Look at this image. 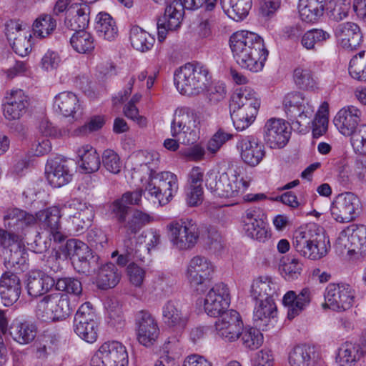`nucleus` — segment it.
<instances>
[{
  "instance_id": "10",
  "label": "nucleus",
  "mask_w": 366,
  "mask_h": 366,
  "mask_svg": "<svg viewBox=\"0 0 366 366\" xmlns=\"http://www.w3.org/2000/svg\"><path fill=\"white\" fill-rule=\"evenodd\" d=\"M71 308L69 297L62 293L54 292L44 296L37 302L35 313L44 322H55L66 319Z\"/></svg>"
},
{
  "instance_id": "13",
  "label": "nucleus",
  "mask_w": 366,
  "mask_h": 366,
  "mask_svg": "<svg viewBox=\"0 0 366 366\" xmlns=\"http://www.w3.org/2000/svg\"><path fill=\"white\" fill-rule=\"evenodd\" d=\"M74 331L88 343L97 340L99 323L95 310L89 302L82 304L76 311L74 319Z\"/></svg>"
},
{
  "instance_id": "11",
  "label": "nucleus",
  "mask_w": 366,
  "mask_h": 366,
  "mask_svg": "<svg viewBox=\"0 0 366 366\" xmlns=\"http://www.w3.org/2000/svg\"><path fill=\"white\" fill-rule=\"evenodd\" d=\"M167 227L171 242L179 250L192 249L199 238V227L192 219L174 220Z\"/></svg>"
},
{
  "instance_id": "30",
  "label": "nucleus",
  "mask_w": 366,
  "mask_h": 366,
  "mask_svg": "<svg viewBox=\"0 0 366 366\" xmlns=\"http://www.w3.org/2000/svg\"><path fill=\"white\" fill-rule=\"evenodd\" d=\"M335 36L343 49H356L362 41V34L360 26L351 21L338 24L335 29Z\"/></svg>"
},
{
  "instance_id": "32",
  "label": "nucleus",
  "mask_w": 366,
  "mask_h": 366,
  "mask_svg": "<svg viewBox=\"0 0 366 366\" xmlns=\"http://www.w3.org/2000/svg\"><path fill=\"white\" fill-rule=\"evenodd\" d=\"M253 310V321L256 327L267 330L274 327L277 313L274 300L255 301Z\"/></svg>"
},
{
  "instance_id": "52",
  "label": "nucleus",
  "mask_w": 366,
  "mask_h": 366,
  "mask_svg": "<svg viewBox=\"0 0 366 366\" xmlns=\"http://www.w3.org/2000/svg\"><path fill=\"white\" fill-rule=\"evenodd\" d=\"M330 38V34L320 29H312L305 32L300 37V44L308 50L316 51L317 46L323 45Z\"/></svg>"
},
{
  "instance_id": "40",
  "label": "nucleus",
  "mask_w": 366,
  "mask_h": 366,
  "mask_svg": "<svg viewBox=\"0 0 366 366\" xmlns=\"http://www.w3.org/2000/svg\"><path fill=\"white\" fill-rule=\"evenodd\" d=\"M366 354V347L346 342L338 350L337 362L340 366H355Z\"/></svg>"
},
{
  "instance_id": "51",
  "label": "nucleus",
  "mask_w": 366,
  "mask_h": 366,
  "mask_svg": "<svg viewBox=\"0 0 366 366\" xmlns=\"http://www.w3.org/2000/svg\"><path fill=\"white\" fill-rule=\"evenodd\" d=\"M70 44L75 51L89 54L95 48V39L89 32L81 29L73 34L70 38Z\"/></svg>"
},
{
  "instance_id": "2",
  "label": "nucleus",
  "mask_w": 366,
  "mask_h": 366,
  "mask_svg": "<svg viewBox=\"0 0 366 366\" xmlns=\"http://www.w3.org/2000/svg\"><path fill=\"white\" fill-rule=\"evenodd\" d=\"M62 214V208L51 207L44 210L39 211L36 216L27 213L17 208L8 209L4 215V225L9 228H14L16 230H24L26 227L36 224L39 219L44 228L48 231L50 236L56 242H61L65 239V235L62 232L60 218Z\"/></svg>"
},
{
  "instance_id": "25",
  "label": "nucleus",
  "mask_w": 366,
  "mask_h": 366,
  "mask_svg": "<svg viewBox=\"0 0 366 366\" xmlns=\"http://www.w3.org/2000/svg\"><path fill=\"white\" fill-rule=\"evenodd\" d=\"M290 127L283 119L271 118L263 129V137L266 144L271 149L283 148L290 138Z\"/></svg>"
},
{
  "instance_id": "27",
  "label": "nucleus",
  "mask_w": 366,
  "mask_h": 366,
  "mask_svg": "<svg viewBox=\"0 0 366 366\" xmlns=\"http://www.w3.org/2000/svg\"><path fill=\"white\" fill-rule=\"evenodd\" d=\"M241 159L249 167L257 166L265 157L264 146L254 136L242 137L237 143Z\"/></svg>"
},
{
  "instance_id": "62",
  "label": "nucleus",
  "mask_w": 366,
  "mask_h": 366,
  "mask_svg": "<svg viewBox=\"0 0 366 366\" xmlns=\"http://www.w3.org/2000/svg\"><path fill=\"white\" fill-rule=\"evenodd\" d=\"M142 193L143 192L141 189L124 193L120 199H117L114 202L113 209H117L119 207L124 209V210H129L128 205H139L142 199Z\"/></svg>"
},
{
  "instance_id": "41",
  "label": "nucleus",
  "mask_w": 366,
  "mask_h": 366,
  "mask_svg": "<svg viewBox=\"0 0 366 366\" xmlns=\"http://www.w3.org/2000/svg\"><path fill=\"white\" fill-rule=\"evenodd\" d=\"M164 322L170 327L183 330L188 322L187 315L184 314L179 305L174 301L169 300L162 307Z\"/></svg>"
},
{
  "instance_id": "45",
  "label": "nucleus",
  "mask_w": 366,
  "mask_h": 366,
  "mask_svg": "<svg viewBox=\"0 0 366 366\" xmlns=\"http://www.w3.org/2000/svg\"><path fill=\"white\" fill-rule=\"evenodd\" d=\"M9 333L15 342L26 345L35 339L36 327L32 323L15 320L10 327Z\"/></svg>"
},
{
  "instance_id": "55",
  "label": "nucleus",
  "mask_w": 366,
  "mask_h": 366,
  "mask_svg": "<svg viewBox=\"0 0 366 366\" xmlns=\"http://www.w3.org/2000/svg\"><path fill=\"white\" fill-rule=\"evenodd\" d=\"M294 81L302 89H314L317 87V79L309 68L297 67L294 71Z\"/></svg>"
},
{
  "instance_id": "24",
  "label": "nucleus",
  "mask_w": 366,
  "mask_h": 366,
  "mask_svg": "<svg viewBox=\"0 0 366 366\" xmlns=\"http://www.w3.org/2000/svg\"><path fill=\"white\" fill-rule=\"evenodd\" d=\"M73 162L66 158L56 157L48 159L45 173L49 183L55 188L61 187L72 179Z\"/></svg>"
},
{
  "instance_id": "61",
  "label": "nucleus",
  "mask_w": 366,
  "mask_h": 366,
  "mask_svg": "<svg viewBox=\"0 0 366 366\" xmlns=\"http://www.w3.org/2000/svg\"><path fill=\"white\" fill-rule=\"evenodd\" d=\"M348 70L352 78L366 81V64L359 53L351 59Z\"/></svg>"
},
{
  "instance_id": "31",
  "label": "nucleus",
  "mask_w": 366,
  "mask_h": 366,
  "mask_svg": "<svg viewBox=\"0 0 366 366\" xmlns=\"http://www.w3.org/2000/svg\"><path fill=\"white\" fill-rule=\"evenodd\" d=\"M312 296V291L308 287L303 288L298 294L288 291L282 299L283 304L288 307V319H294L305 310L310 305Z\"/></svg>"
},
{
  "instance_id": "8",
  "label": "nucleus",
  "mask_w": 366,
  "mask_h": 366,
  "mask_svg": "<svg viewBox=\"0 0 366 366\" xmlns=\"http://www.w3.org/2000/svg\"><path fill=\"white\" fill-rule=\"evenodd\" d=\"M315 225L297 229L293 234V247L302 257L315 260L327 253L325 242L315 229Z\"/></svg>"
},
{
  "instance_id": "15",
  "label": "nucleus",
  "mask_w": 366,
  "mask_h": 366,
  "mask_svg": "<svg viewBox=\"0 0 366 366\" xmlns=\"http://www.w3.org/2000/svg\"><path fill=\"white\" fill-rule=\"evenodd\" d=\"M325 305L330 309L343 312L350 310L355 301V291L348 284L330 283L325 293Z\"/></svg>"
},
{
  "instance_id": "50",
  "label": "nucleus",
  "mask_w": 366,
  "mask_h": 366,
  "mask_svg": "<svg viewBox=\"0 0 366 366\" xmlns=\"http://www.w3.org/2000/svg\"><path fill=\"white\" fill-rule=\"evenodd\" d=\"M97 285L102 290L114 287L120 280L116 266L112 263H107L99 267L98 263Z\"/></svg>"
},
{
  "instance_id": "19",
  "label": "nucleus",
  "mask_w": 366,
  "mask_h": 366,
  "mask_svg": "<svg viewBox=\"0 0 366 366\" xmlns=\"http://www.w3.org/2000/svg\"><path fill=\"white\" fill-rule=\"evenodd\" d=\"M114 217L122 229L127 239L132 240V235H135L144 227L152 221V217L147 213L135 209L132 213L129 210H124L121 207L113 209Z\"/></svg>"
},
{
  "instance_id": "36",
  "label": "nucleus",
  "mask_w": 366,
  "mask_h": 366,
  "mask_svg": "<svg viewBox=\"0 0 366 366\" xmlns=\"http://www.w3.org/2000/svg\"><path fill=\"white\" fill-rule=\"evenodd\" d=\"M54 108L63 116L76 119L81 115V107L77 96L70 92H63L54 98Z\"/></svg>"
},
{
  "instance_id": "29",
  "label": "nucleus",
  "mask_w": 366,
  "mask_h": 366,
  "mask_svg": "<svg viewBox=\"0 0 366 366\" xmlns=\"http://www.w3.org/2000/svg\"><path fill=\"white\" fill-rule=\"evenodd\" d=\"M29 97L22 89L11 90L5 96L4 115L8 120L20 119L26 113Z\"/></svg>"
},
{
  "instance_id": "12",
  "label": "nucleus",
  "mask_w": 366,
  "mask_h": 366,
  "mask_svg": "<svg viewBox=\"0 0 366 366\" xmlns=\"http://www.w3.org/2000/svg\"><path fill=\"white\" fill-rule=\"evenodd\" d=\"M64 252L79 272L87 274L96 272L99 257L93 255L86 243L76 239H70L66 241Z\"/></svg>"
},
{
  "instance_id": "22",
  "label": "nucleus",
  "mask_w": 366,
  "mask_h": 366,
  "mask_svg": "<svg viewBox=\"0 0 366 366\" xmlns=\"http://www.w3.org/2000/svg\"><path fill=\"white\" fill-rule=\"evenodd\" d=\"M230 302L229 287L223 282H219L215 284L206 295L204 309L209 316L216 317L228 311Z\"/></svg>"
},
{
  "instance_id": "57",
  "label": "nucleus",
  "mask_w": 366,
  "mask_h": 366,
  "mask_svg": "<svg viewBox=\"0 0 366 366\" xmlns=\"http://www.w3.org/2000/svg\"><path fill=\"white\" fill-rule=\"evenodd\" d=\"M56 289L59 291L65 292L68 294L79 296L82 292V285L81 281L74 277L59 278L54 284Z\"/></svg>"
},
{
  "instance_id": "35",
  "label": "nucleus",
  "mask_w": 366,
  "mask_h": 366,
  "mask_svg": "<svg viewBox=\"0 0 366 366\" xmlns=\"http://www.w3.org/2000/svg\"><path fill=\"white\" fill-rule=\"evenodd\" d=\"M6 35L16 54L24 56L30 52V39L22 33L21 26L18 22L10 21L6 24Z\"/></svg>"
},
{
  "instance_id": "6",
  "label": "nucleus",
  "mask_w": 366,
  "mask_h": 366,
  "mask_svg": "<svg viewBox=\"0 0 366 366\" xmlns=\"http://www.w3.org/2000/svg\"><path fill=\"white\" fill-rule=\"evenodd\" d=\"M201 119L197 113L189 107L175 109L171 122V135L184 144H192L199 139Z\"/></svg>"
},
{
  "instance_id": "56",
  "label": "nucleus",
  "mask_w": 366,
  "mask_h": 366,
  "mask_svg": "<svg viewBox=\"0 0 366 366\" xmlns=\"http://www.w3.org/2000/svg\"><path fill=\"white\" fill-rule=\"evenodd\" d=\"M103 167L109 172L117 174L122 169V161L119 155L113 149H105L102 155Z\"/></svg>"
},
{
  "instance_id": "16",
  "label": "nucleus",
  "mask_w": 366,
  "mask_h": 366,
  "mask_svg": "<svg viewBox=\"0 0 366 366\" xmlns=\"http://www.w3.org/2000/svg\"><path fill=\"white\" fill-rule=\"evenodd\" d=\"M264 218V213L259 207H252L245 210L242 219L243 229L247 237L259 242H265L271 237Z\"/></svg>"
},
{
  "instance_id": "26",
  "label": "nucleus",
  "mask_w": 366,
  "mask_h": 366,
  "mask_svg": "<svg viewBox=\"0 0 366 366\" xmlns=\"http://www.w3.org/2000/svg\"><path fill=\"white\" fill-rule=\"evenodd\" d=\"M243 323L239 314L234 310H229L219 315L215 322L217 335L227 342L237 340L241 335Z\"/></svg>"
},
{
  "instance_id": "28",
  "label": "nucleus",
  "mask_w": 366,
  "mask_h": 366,
  "mask_svg": "<svg viewBox=\"0 0 366 366\" xmlns=\"http://www.w3.org/2000/svg\"><path fill=\"white\" fill-rule=\"evenodd\" d=\"M288 362L290 366H322L323 360L315 346L301 345L290 351Z\"/></svg>"
},
{
  "instance_id": "63",
  "label": "nucleus",
  "mask_w": 366,
  "mask_h": 366,
  "mask_svg": "<svg viewBox=\"0 0 366 366\" xmlns=\"http://www.w3.org/2000/svg\"><path fill=\"white\" fill-rule=\"evenodd\" d=\"M351 144L356 153L366 154V124L361 125L351 135Z\"/></svg>"
},
{
  "instance_id": "37",
  "label": "nucleus",
  "mask_w": 366,
  "mask_h": 366,
  "mask_svg": "<svg viewBox=\"0 0 366 366\" xmlns=\"http://www.w3.org/2000/svg\"><path fill=\"white\" fill-rule=\"evenodd\" d=\"M54 284V278L45 272L40 270L32 271L27 279V292L30 296L37 297L47 293Z\"/></svg>"
},
{
  "instance_id": "21",
  "label": "nucleus",
  "mask_w": 366,
  "mask_h": 366,
  "mask_svg": "<svg viewBox=\"0 0 366 366\" xmlns=\"http://www.w3.org/2000/svg\"><path fill=\"white\" fill-rule=\"evenodd\" d=\"M134 325L138 342L150 347L156 342L159 329L154 317L146 310H141L134 314Z\"/></svg>"
},
{
  "instance_id": "34",
  "label": "nucleus",
  "mask_w": 366,
  "mask_h": 366,
  "mask_svg": "<svg viewBox=\"0 0 366 366\" xmlns=\"http://www.w3.org/2000/svg\"><path fill=\"white\" fill-rule=\"evenodd\" d=\"M361 114V111L354 106L344 107L336 114L334 119L335 125L343 135L350 136L357 130Z\"/></svg>"
},
{
  "instance_id": "38",
  "label": "nucleus",
  "mask_w": 366,
  "mask_h": 366,
  "mask_svg": "<svg viewBox=\"0 0 366 366\" xmlns=\"http://www.w3.org/2000/svg\"><path fill=\"white\" fill-rule=\"evenodd\" d=\"M277 284L268 276H260L254 280L251 286V297L254 301L274 300L277 296Z\"/></svg>"
},
{
  "instance_id": "64",
  "label": "nucleus",
  "mask_w": 366,
  "mask_h": 366,
  "mask_svg": "<svg viewBox=\"0 0 366 366\" xmlns=\"http://www.w3.org/2000/svg\"><path fill=\"white\" fill-rule=\"evenodd\" d=\"M58 347V340L54 336L45 337L36 349L39 358H46L54 353Z\"/></svg>"
},
{
  "instance_id": "48",
  "label": "nucleus",
  "mask_w": 366,
  "mask_h": 366,
  "mask_svg": "<svg viewBox=\"0 0 366 366\" xmlns=\"http://www.w3.org/2000/svg\"><path fill=\"white\" fill-rule=\"evenodd\" d=\"M302 269V262L294 256H284L280 260L279 270L282 277L287 281L298 279Z\"/></svg>"
},
{
  "instance_id": "4",
  "label": "nucleus",
  "mask_w": 366,
  "mask_h": 366,
  "mask_svg": "<svg viewBox=\"0 0 366 366\" xmlns=\"http://www.w3.org/2000/svg\"><path fill=\"white\" fill-rule=\"evenodd\" d=\"M211 79L208 68L200 62L187 63L174 73V84L180 94L198 95L204 92Z\"/></svg>"
},
{
  "instance_id": "1",
  "label": "nucleus",
  "mask_w": 366,
  "mask_h": 366,
  "mask_svg": "<svg viewBox=\"0 0 366 366\" xmlns=\"http://www.w3.org/2000/svg\"><path fill=\"white\" fill-rule=\"evenodd\" d=\"M229 46L236 62L252 72L262 70L269 55L264 39L257 34L241 30L229 38Z\"/></svg>"
},
{
  "instance_id": "59",
  "label": "nucleus",
  "mask_w": 366,
  "mask_h": 366,
  "mask_svg": "<svg viewBox=\"0 0 366 366\" xmlns=\"http://www.w3.org/2000/svg\"><path fill=\"white\" fill-rule=\"evenodd\" d=\"M259 327H250L242 331V340L243 345L251 350L257 349L263 342V335Z\"/></svg>"
},
{
  "instance_id": "54",
  "label": "nucleus",
  "mask_w": 366,
  "mask_h": 366,
  "mask_svg": "<svg viewBox=\"0 0 366 366\" xmlns=\"http://www.w3.org/2000/svg\"><path fill=\"white\" fill-rule=\"evenodd\" d=\"M56 27V20L50 14H41L33 24L35 36L45 38L50 35Z\"/></svg>"
},
{
  "instance_id": "18",
  "label": "nucleus",
  "mask_w": 366,
  "mask_h": 366,
  "mask_svg": "<svg viewBox=\"0 0 366 366\" xmlns=\"http://www.w3.org/2000/svg\"><path fill=\"white\" fill-rule=\"evenodd\" d=\"M360 208V200L352 192L338 194L333 200L330 212L332 217L338 222H350L357 217Z\"/></svg>"
},
{
  "instance_id": "23",
  "label": "nucleus",
  "mask_w": 366,
  "mask_h": 366,
  "mask_svg": "<svg viewBox=\"0 0 366 366\" xmlns=\"http://www.w3.org/2000/svg\"><path fill=\"white\" fill-rule=\"evenodd\" d=\"M284 106L290 118L296 119V123H310L314 115L315 109L310 100L303 94L294 92L287 94L284 99Z\"/></svg>"
},
{
  "instance_id": "5",
  "label": "nucleus",
  "mask_w": 366,
  "mask_h": 366,
  "mask_svg": "<svg viewBox=\"0 0 366 366\" xmlns=\"http://www.w3.org/2000/svg\"><path fill=\"white\" fill-rule=\"evenodd\" d=\"M242 168L230 167L227 171L217 174H207L205 185L215 195L224 198L238 197L249 187V183L240 177Z\"/></svg>"
},
{
  "instance_id": "58",
  "label": "nucleus",
  "mask_w": 366,
  "mask_h": 366,
  "mask_svg": "<svg viewBox=\"0 0 366 366\" xmlns=\"http://www.w3.org/2000/svg\"><path fill=\"white\" fill-rule=\"evenodd\" d=\"M351 8V0H338L329 3L330 18L340 21L347 18Z\"/></svg>"
},
{
  "instance_id": "9",
  "label": "nucleus",
  "mask_w": 366,
  "mask_h": 366,
  "mask_svg": "<svg viewBox=\"0 0 366 366\" xmlns=\"http://www.w3.org/2000/svg\"><path fill=\"white\" fill-rule=\"evenodd\" d=\"M149 164V182L146 187L149 194L154 196L159 204L165 205L169 203L177 194L179 184L176 174L170 172H157Z\"/></svg>"
},
{
  "instance_id": "3",
  "label": "nucleus",
  "mask_w": 366,
  "mask_h": 366,
  "mask_svg": "<svg viewBox=\"0 0 366 366\" xmlns=\"http://www.w3.org/2000/svg\"><path fill=\"white\" fill-rule=\"evenodd\" d=\"M260 99L257 93L249 87H241L233 94L231 103V117L237 130L248 128L255 120Z\"/></svg>"
},
{
  "instance_id": "42",
  "label": "nucleus",
  "mask_w": 366,
  "mask_h": 366,
  "mask_svg": "<svg viewBox=\"0 0 366 366\" xmlns=\"http://www.w3.org/2000/svg\"><path fill=\"white\" fill-rule=\"evenodd\" d=\"M325 0H299V13L302 21L314 24L322 16Z\"/></svg>"
},
{
  "instance_id": "39",
  "label": "nucleus",
  "mask_w": 366,
  "mask_h": 366,
  "mask_svg": "<svg viewBox=\"0 0 366 366\" xmlns=\"http://www.w3.org/2000/svg\"><path fill=\"white\" fill-rule=\"evenodd\" d=\"M89 8L86 5L74 4L70 5L65 19V25L75 32L85 30L89 21Z\"/></svg>"
},
{
  "instance_id": "14",
  "label": "nucleus",
  "mask_w": 366,
  "mask_h": 366,
  "mask_svg": "<svg viewBox=\"0 0 366 366\" xmlns=\"http://www.w3.org/2000/svg\"><path fill=\"white\" fill-rule=\"evenodd\" d=\"M128 363L126 347L116 340L104 342L91 359V366H127Z\"/></svg>"
},
{
  "instance_id": "49",
  "label": "nucleus",
  "mask_w": 366,
  "mask_h": 366,
  "mask_svg": "<svg viewBox=\"0 0 366 366\" xmlns=\"http://www.w3.org/2000/svg\"><path fill=\"white\" fill-rule=\"evenodd\" d=\"M129 40L132 47L141 52L149 51L155 42L153 36L138 26H133L131 28Z\"/></svg>"
},
{
  "instance_id": "47",
  "label": "nucleus",
  "mask_w": 366,
  "mask_h": 366,
  "mask_svg": "<svg viewBox=\"0 0 366 366\" xmlns=\"http://www.w3.org/2000/svg\"><path fill=\"white\" fill-rule=\"evenodd\" d=\"M95 29L99 37L108 41H113L118 36L116 21L107 13H99L97 15Z\"/></svg>"
},
{
  "instance_id": "60",
  "label": "nucleus",
  "mask_w": 366,
  "mask_h": 366,
  "mask_svg": "<svg viewBox=\"0 0 366 366\" xmlns=\"http://www.w3.org/2000/svg\"><path fill=\"white\" fill-rule=\"evenodd\" d=\"M232 137V134L225 132L222 129H219L208 141L207 144V151L212 154H216Z\"/></svg>"
},
{
  "instance_id": "44",
  "label": "nucleus",
  "mask_w": 366,
  "mask_h": 366,
  "mask_svg": "<svg viewBox=\"0 0 366 366\" xmlns=\"http://www.w3.org/2000/svg\"><path fill=\"white\" fill-rule=\"evenodd\" d=\"M76 153L80 159L79 166L84 173L90 174L99 170L101 161L96 149L86 144L78 148Z\"/></svg>"
},
{
  "instance_id": "17",
  "label": "nucleus",
  "mask_w": 366,
  "mask_h": 366,
  "mask_svg": "<svg viewBox=\"0 0 366 366\" xmlns=\"http://www.w3.org/2000/svg\"><path fill=\"white\" fill-rule=\"evenodd\" d=\"M214 267L207 257L201 255L193 257L189 262L186 276L191 287L198 292H203V287L214 273Z\"/></svg>"
},
{
  "instance_id": "33",
  "label": "nucleus",
  "mask_w": 366,
  "mask_h": 366,
  "mask_svg": "<svg viewBox=\"0 0 366 366\" xmlns=\"http://www.w3.org/2000/svg\"><path fill=\"white\" fill-rule=\"evenodd\" d=\"M21 293L20 278L14 272H5L0 279V295L4 305H12L19 300Z\"/></svg>"
},
{
  "instance_id": "43",
  "label": "nucleus",
  "mask_w": 366,
  "mask_h": 366,
  "mask_svg": "<svg viewBox=\"0 0 366 366\" xmlns=\"http://www.w3.org/2000/svg\"><path fill=\"white\" fill-rule=\"evenodd\" d=\"M164 16L160 18L162 21L167 24L171 31L177 29L182 21L184 9H187L185 1L183 0L169 1L167 4Z\"/></svg>"
},
{
  "instance_id": "46",
  "label": "nucleus",
  "mask_w": 366,
  "mask_h": 366,
  "mask_svg": "<svg viewBox=\"0 0 366 366\" xmlns=\"http://www.w3.org/2000/svg\"><path fill=\"white\" fill-rule=\"evenodd\" d=\"M224 13L235 21H241L247 17L252 8V0H221Z\"/></svg>"
},
{
  "instance_id": "7",
  "label": "nucleus",
  "mask_w": 366,
  "mask_h": 366,
  "mask_svg": "<svg viewBox=\"0 0 366 366\" xmlns=\"http://www.w3.org/2000/svg\"><path fill=\"white\" fill-rule=\"evenodd\" d=\"M335 248L351 259H358L366 255V226L352 224L342 230L335 242Z\"/></svg>"
},
{
  "instance_id": "53",
  "label": "nucleus",
  "mask_w": 366,
  "mask_h": 366,
  "mask_svg": "<svg viewBox=\"0 0 366 366\" xmlns=\"http://www.w3.org/2000/svg\"><path fill=\"white\" fill-rule=\"evenodd\" d=\"M4 266L11 272L16 274L19 271H23L26 267V257L24 256L23 250L19 246L13 249H9L4 252Z\"/></svg>"
},
{
  "instance_id": "20",
  "label": "nucleus",
  "mask_w": 366,
  "mask_h": 366,
  "mask_svg": "<svg viewBox=\"0 0 366 366\" xmlns=\"http://www.w3.org/2000/svg\"><path fill=\"white\" fill-rule=\"evenodd\" d=\"M62 214L68 215L69 222L76 232H83L91 225L94 217L93 207L76 199L64 204Z\"/></svg>"
}]
</instances>
